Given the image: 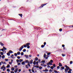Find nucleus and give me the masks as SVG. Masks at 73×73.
Instances as JSON below:
<instances>
[{
  "instance_id": "338daca9",
  "label": "nucleus",
  "mask_w": 73,
  "mask_h": 73,
  "mask_svg": "<svg viewBox=\"0 0 73 73\" xmlns=\"http://www.w3.org/2000/svg\"><path fill=\"white\" fill-rule=\"evenodd\" d=\"M68 73H71V71H68Z\"/></svg>"
},
{
  "instance_id": "20e7f679",
  "label": "nucleus",
  "mask_w": 73,
  "mask_h": 73,
  "mask_svg": "<svg viewBox=\"0 0 73 73\" xmlns=\"http://www.w3.org/2000/svg\"><path fill=\"white\" fill-rule=\"evenodd\" d=\"M43 72H47L48 71V70L46 69H45V70H43Z\"/></svg>"
},
{
  "instance_id": "0e129e2a",
  "label": "nucleus",
  "mask_w": 73,
  "mask_h": 73,
  "mask_svg": "<svg viewBox=\"0 0 73 73\" xmlns=\"http://www.w3.org/2000/svg\"><path fill=\"white\" fill-rule=\"evenodd\" d=\"M42 68V67L41 66H40V67L39 68L40 69H41Z\"/></svg>"
},
{
  "instance_id": "cd10ccee",
  "label": "nucleus",
  "mask_w": 73,
  "mask_h": 73,
  "mask_svg": "<svg viewBox=\"0 0 73 73\" xmlns=\"http://www.w3.org/2000/svg\"><path fill=\"white\" fill-rule=\"evenodd\" d=\"M23 46L25 47V48H26V47H27V45L26 44H25L23 45Z\"/></svg>"
},
{
  "instance_id": "4c0bfd02",
  "label": "nucleus",
  "mask_w": 73,
  "mask_h": 73,
  "mask_svg": "<svg viewBox=\"0 0 73 73\" xmlns=\"http://www.w3.org/2000/svg\"><path fill=\"white\" fill-rule=\"evenodd\" d=\"M23 52H26V49H23Z\"/></svg>"
},
{
  "instance_id": "4be33fe9",
  "label": "nucleus",
  "mask_w": 73,
  "mask_h": 73,
  "mask_svg": "<svg viewBox=\"0 0 73 73\" xmlns=\"http://www.w3.org/2000/svg\"><path fill=\"white\" fill-rule=\"evenodd\" d=\"M4 66V65H3L2 67H1V69H3L4 68V66Z\"/></svg>"
},
{
  "instance_id": "bf43d9fd",
  "label": "nucleus",
  "mask_w": 73,
  "mask_h": 73,
  "mask_svg": "<svg viewBox=\"0 0 73 73\" xmlns=\"http://www.w3.org/2000/svg\"><path fill=\"white\" fill-rule=\"evenodd\" d=\"M62 47H63V48H64V47H65V45L64 44H62Z\"/></svg>"
},
{
  "instance_id": "1a4fd4ad",
  "label": "nucleus",
  "mask_w": 73,
  "mask_h": 73,
  "mask_svg": "<svg viewBox=\"0 0 73 73\" xmlns=\"http://www.w3.org/2000/svg\"><path fill=\"white\" fill-rule=\"evenodd\" d=\"M0 45H1V46H4V44L2 43L1 42H0Z\"/></svg>"
},
{
  "instance_id": "f03ea898",
  "label": "nucleus",
  "mask_w": 73,
  "mask_h": 73,
  "mask_svg": "<svg viewBox=\"0 0 73 73\" xmlns=\"http://www.w3.org/2000/svg\"><path fill=\"white\" fill-rule=\"evenodd\" d=\"M47 3L44 4H42L40 7H39V8H42L44 6H45V5H46Z\"/></svg>"
},
{
  "instance_id": "09e8293b",
  "label": "nucleus",
  "mask_w": 73,
  "mask_h": 73,
  "mask_svg": "<svg viewBox=\"0 0 73 73\" xmlns=\"http://www.w3.org/2000/svg\"><path fill=\"white\" fill-rule=\"evenodd\" d=\"M50 62L51 63H52V62H53V61L52 60H50Z\"/></svg>"
},
{
  "instance_id": "a211bd4d",
  "label": "nucleus",
  "mask_w": 73,
  "mask_h": 73,
  "mask_svg": "<svg viewBox=\"0 0 73 73\" xmlns=\"http://www.w3.org/2000/svg\"><path fill=\"white\" fill-rule=\"evenodd\" d=\"M11 70H15V68L14 67H12L11 68Z\"/></svg>"
},
{
  "instance_id": "8fccbe9b",
  "label": "nucleus",
  "mask_w": 73,
  "mask_h": 73,
  "mask_svg": "<svg viewBox=\"0 0 73 73\" xmlns=\"http://www.w3.org/2000/svg\"><path fill=\"white\" fill-rule=\"evenodd\" d=\"M62 56H63V57H64V56H65V54H62Z\"/></svg>"
},
{
  "instance_id": "39448f33",
  "label": "nucleus",
  "mask_w": 73,
  "mask_h": 73,
  "mask_svg": "<svg viewBox=\"0 0 73 73\" xmlns=\"http://www.w3.org/2000/svg\"><path fill=\"white\" fill-rule=\"evenodd\" d=\"M1 63L3 64H6V63L5 62L1 61Z\"/></svg>"
},
{
  "instance_id": "4d7b16f0",
  "label": "nucleus",
  "mask_w": 73,
  "mask_h": 73,
  "mask_svg": "<svg viewBox=\"0 0 73 73\" xmlns=\"http://www.w3.org/2000/svg\"><path fill=\"white\" fill-rule=\"evenodd\" d=\"M27 65H28L29 67H31V65H30V64H28Z\"/></svg>"
},
{
  "instance_id": "e433bc0d",
  "label": "nucleus",
  "mask_w": 73,
  "mask_h": 73,
  "mask_svg": "<svg viewBox=\"0 0 73 73\" xmlns=\"http://www.w3.org/2000/svg\"><path fill=\"white\" fill-rule=\"evenodd\" d=\"M73 63V62L72 61H71L70 62V64H72Z\"/></svg>"
},
{
  "instance_id": "a878e982",
  "label": "nucleus",
  "mask_w": 73,
  "mask_h": 73,
  "mask_svg": "<svg viewBox=\"0 0 73 73\" xmlns=\"http://www.w3.org/2000/svg\"><path fill=\"white\" fill-rule=\"evenodd\" d=\"M65 67V68H69V67H68V66L67 65H65L64 66Z\"/></svg>"
},
{
  "instance_id": "6e6552de",
  "label": "nucleus",
  "mask_w": 73,
  "mask_h": 73,
  "mask_svg": "<svg viewBox=\"0 0 73 73\" xmlns=\"http://www.w3.org/2000/svg\"><path fill=\"white\" fill-rule=\"evenodd\" d=\"M47 65H50V64H51V62H49L48 63H47Z\"/></svg>"
},
{
  "instance_id": "bb28decb",
  "label": "nucleus",
  "mask_w": 73,
  "mask_h": 73,
  "mask_svg": "<svg viewBox=\"0 0 73 73\" xmlns=\"http://www.w3.org/2000/svg\"><path fill=\"white\" fill-rule=\"evenodd\" d=\"M17 54H18V55H20V52H17Z\"/></svg>"
},
{
  "instance_id": "a18cd8bd",
  "label": "nucleus",
  "mask_w": 73,
  "mask_h": 73,
  "mask_svg": "<svg viewBox=\"0 0 73 73\" xmlns=\"http://www.w3.org/2000/svg\"><path fill=\"white\" fill-rule=\"evenodd\" d=\"M53 66L54 68H55V67H56V64H54Z\"/></svg>"
},
{
  "instance_id": "c756f323",
  "label": "nucleus",
  "mask_w": 73,
  "mask_h": 73,
  "mask_svg": "<svg viewBox=\"0 0 73 73\" xmlns=\"http://www.w3.org/2000/svg\"><path fill=\"white\" fill-rule=\"evenodd\" d=\"M38 61L39 63H41V60L40 59H39L38 60Z\"/></svg>"
},
{
  "instance_id": "7c9ffc66",
  "label": "nucleus",
  "mask_w": 73,
  "mask_h": 73,
  "mask_svg": "<svg viewBox=\"0 0 73 73\" xmlns=\"http://www.w3.org/2000/svg\"><path fill=\"white\" fill-rule=\"evenodd\" d=\"M11 58H12L13 59L15 58V57L11 56Z\"/></svg>"
},
{
  "instance_id": "5fc2aeb1",
  "label": "nucleus",
  "mask_w": 73,
  "mask_h": 73,
  "mask_svg": "<svg viewBox=\"0 0 73 73\" xmlns=\"http://www.w3.org/2000/svg\"><path fill=\"white\" fill-rule=\"evenodd\" d=\"M32 72H33V73H35V71H34V70L32 69Z\"/></svg>"
},
{
  "instance_id": "774afa93",
  "label": "nucleus",
  "mask_w": 73,
  "mask_h": 73,
  "mask_svg": "<svg viewBox=\"0 0 73 73\" xmlns=\"http://www.w3.org/2000/svg\"><path fill=\"white\" fill-rule=\"evenodd\" d=\"M14 72L13 71H11V73H14Z\"/></svg>"
},
{
  "instance_id": "79ce46f5",
  "label": "nucleus",
  "mask_w": 73,
  "mask_h": 73,
  "mask_svg": "<svg viewBox=\"0 0 73 73\" xmlns=\"http://www.w3.org/2000/svg\"><path fill=\"white\" fill-rule=\"evenodd\" d=\"M59 31L60 32H61V31H62V29H59Z\"/></svg>"
},
{
  "instance_id": "13d9d810",
  "label": "nucleus",
  "mask_w": 73,
  "mask_h": 73,
  "mask_svg": "<svg viewBox=\"0 0 73 73\" xmlns=\"http://www.w3.org/2000/svg\"><path fill=\"white\" fill-rule=\"evenodd\" d=\"M15 56H17V53H15Z\"/></svg>"
},
{
  "instance_id": "37998d69",
  "label": "nucleus",
  "mask_w": 73,
  "mask_h": 73,
  "mask_svg": "<svg viewBox=\"0 0 73 73\" xmlns=\"http://www.w3.org/2000/svg\"><path fill=\"white\" fill-rule=\"evenodd\" d=\"M28 61H29L28 60H26L25 62L26 63H27L28 62Z\"/></svg>"
},
{
  "instance_id": "f8f14e48",
  "label": "nucleus",
  "mask_w": 73,
  "mask_h": 73,
  "mask_svg": "<svg viewBox=\"0 0 73 73\" xmlns=\"http://www.w3.org/2000/svg\"><path fill=\"white\" fill-rule=\"evenodd\" d=\"M21 64H22V65H25V62L23 61L21 63Z\"/></svg>"
},
{
  "instance_id": "ea45409f",
  "label": "nucleus",
  "mask_w": 73,
  "mask_h": 73,
  "mask_svg": "<svg viewBox=\"0 0 73 73\" xmlns=\"http://www.w3.org/2000/svg\"><path fill=\"white\" fill-rule=\"evenodd\" d=\"M7 72H10V70H9V69L8 68L7 69Z\"/></svg>"
},
{
  "instance_id": "7ed1b4c3",
  "label": "nucleus",
  "mask_w": 73,
  "mask_h": 73,
  "mask_svg": "<svg viewBox=\"0 0 73 73\" xmlns=\"http://www.w3.org/2000/svg\"><path fill=\"white\" fill-rule=\"evenodd\" d=\"M69 69H70V67H68V68H66L65 69V71H68Z\"/></svg>"
},
{
  "instance_id": "2eb2a0df",
  "label": "nucleus",
  "mask_w": 73,
  "mask_h": 73,
  "mask_svg": "<svg viewBox=\"0 0 73 73\" xmlns=\"http://www.w3.org/2000/svg\"><path fill=\"white\" fill-rule=\"evenodd\" d=\"M36 60H35L33 62L34 65H36Z\"/></svg>"
},
{
  "instance_id": "c03bdc74",
  "label": "nucleus",
  "mask_w": 73,
  "mask_h": 73,
  "mask_svg": "<svg viewBox=\"0 0 73 73\" xmlns=\"http://www.w3.org/2000/svg\"><path fill=\"white\" fill-rule=\"evenodd\" d=\"M54 72H55V73H58V72H57V71L56 70H54Z\"/></svg>"
},
{
  "instance_id": "393cba45",
  "label": "nucleus",
  "mask_w": 73,
  "mask_h": 73,
  "mask_svg": "<svg viewBox=\"0 0 73 73\" xmlns=\"http://www.w3.org/2000/svg\"><path fill=\"white\" fill-rule=\"evenodd\" d=\"M9 67H10V65H9V64H8L7 66V68H9Z\"/></svg>"
},
{
  "instance_id": "0eeeda50",
  "label": "nucleus",
  "mask_w": 73,
  "mask_h": 73,
  "mask_svg": "<svg viewBox=\"0 0 73 73\" xmlns=\"http://www.w3.org/2000/svg\"><path fill=\"white\" fill-rule=\"evenodd\" d=\"M59 66L61 67L62 66V64H61V63H59Z\"/></svg>"
},
{
  "instance_id": "f257e3e1",
  "label": "nucleus",
  "mask_w": 73,
  "mask_h": 73,
  "mask_svg": "<svg viewBox=\"0 0 73 73\" xmlns=\"http://www.w3.org/2000/svg\"><path fill=\"white\" fill-rule=\"evenodd\" d=\"M23 48H24V47L23 46V45H22L21 46V47L19 48V51H21V50H22V49H23Z\"/></svg>"
},
{
  "instance_id": "412c9836",
  "label": "nucleus",
  "mask_w": 73,
  "mask_h": 73,
  "mask_svg": "<svg viewBox=\"0 0 73 73\" xmlns=\"http://www.w3.org/2000/svg\"><path fill=\"white\" fill-rule=\"evenodd\" d=\"M46 54H44L43 55L44 58H45L46 57Z\"/></svg>"
},
{
  "instance_id": "b1692460",
  "label": "nucleus",
  "mask_w": 73,
  "mask_h": 73,
  "mask_svg": "<svg viewBox=\"0 0 73 73\" xmlns=\"http://www.w3.org/2000/svg\"><path fill=\"white\" fill-rule=\"evenodd\" d=\"M36 65H38V61H37L36 62Z\"/></svg>"
},
{
  "instance_id": "473e14b6",
  "label": "nucleus",
  "mask_w": 73,
  "mask_h": 73,
  "mask_svg": "<svg viewBox=\"0 0 73 73\" xmlns=\"http://www.w3.org/2000/svg\"><path fill=\"white\" fill-rule=\"evenodd\" d=\"M44 46H45V45H42L41 46V48H44Z\"/></svg>"
},
{
  "instance_id": "6e6d98bb",
  "label": "nucleus",
  "mask_w": 73,
  "mask_h": 73,
  "mask_svg": "<svg viewBox=\"0 0 73 73\" xmlns=\"http://www.w3.org/2000/svg\"><path fill=\"white\" fill-rule=\"evenodd\" d=\"M17 58H18V59H20V57L19 56H17Z\"/></svg>"
},
{
  "instance_id": "603ef678",
  "label": "nucleus",
  "mask_w": 73,
  "mask_h": 73,
  "mask_svg": "<svg viewBox=\"0 0 73 73\" xmlns=\"http://www.w3.org/2000/svg\"><path fill=\"white\" fill-rule=\"evenodd\" d=\"M28 57H29V56L28 55H27V56H26V58H28Z\"/></svg>"
},
{
  "instance_id": "052dcab7",
  "label": "nucleus",
  "mask_w": 73,
  "mask_h": 73,
  "mask_svg": "<svg viewBox=\"0 0 73 73\" xmlns=\"http://www.w3.org/2000/svg\"><path fill=\"white\" fill-rule=\"evenodd\" d=\"M50 54V52H48L47 53V55H49Z\"/></svg>"
},
{
  "instance_id": "f704fd0d",
  "label": "nucleus",
  "mask_w": 73,
  "mask_h": 73,
  "mask_svg": "<svg viewBox=\"0 0 73 73\" xmlns=\"http://www.w3.org/2000/svg\"><path fill=\"white\" fill-rule=\"evenodd\" d=\"M2 58H5V56H4V55H3L2 56Z\"/></svg>"
},
{
  "instance_id": "dca6fc26",
  "label": "nucleus",
  "mask_w": 73,
  "mask_h": 73,
  "mask_svg": "<svg viewBox=\"0 0 73 73\" xmlns=\"http://www.w3.org/2000/svg\"><path fill=\"white\" fill-rule=\"evenodd\" d=\"M18 69H16V70H15L14 72H15V73H17V72L18 71L17 70Z\"/></svg>"
},
{
  "instance_id": "72a5a7b5",
  "label": "nucleus",
  "mask_w": 73,
  "mask_h": 73,
  "mask_svg": "<svg viewBox=\"0 0 73 73\" xmlns=\"http://www.w3.org/2000/svg\"><path fill=\"white\" fill-rule=\"evenodd\" d=\"M50 68L51 69L53 70V68H54V67H53V66H51L50 67Z\"/></svg>"
},
{
  "instance_id": "c9c22d12",
  "label": "nucleus",
  "mask_w": 73,
  "mask_h": 73,
  "mask_svg": "<svg viewBox=\"0 0 73 73\" xmlns=\"http://www.w3.org/2000/svg\"><path fill=\"white\" fill-rule=\"evenodd\" d=\"M21 56H23V55H24V52H21Z\"/></svg>"
},
{
  "instance_id": "de8ad7c7",
  "label": "nucleus",
  "mask_w": 73,
  "mask_h": 73,
  "mask_svg": "<svg viewBox=\"0 0 73 73\" xmlns=\"http://www.w3.org/2000/svg\"><path fill=\"white\" fill-rule=\"evenodd\" d=\"M0 53H1V55H3V52H1Z\"/></svg>"
},
{
  "instance_id": "c85d7f7f",
  "label": "nucleus",
  "mask_w": 73,
  "mask_h": 73,
  "mask_svg": "<svg viewBox=\"0 0 73 73\" xmlns=\"http://www.w3.org/2000/svg\"><path fill=\"white\" fill-rule=\"evenodd\" d=\"M3 49H4V50H7V48H6L5 47L3 46Z\"/></svg>"
},
{
  "instance_id": "4468645a",
  "label": "nucleus",
  "mask_w": 73,
  "mask_h": 73,
  "mask_svg": "<svg viewBox=\"0 0 73 73\" xmlns=\"http://www.w3.org/2000/svg\"><path fill=\"white\" fill-rule=\"evenodd\" d=\"M61 69H62L61 70H62H62L65 69V68H64V66H62V67H61Z\"/></svg>"
},
{
  "instance_id": "2f4dec72",
  "label": "nucleus",
  "mask_w": 73,
  "mask_h": 73,
  "mask_svg": "<svg viewBox=\"0 0 73 73\" xmlns=\"http://www.w3.org/2000/svg\"><path fill=\"white\" fill-rule=\"evenodd\" d=\"M7 56H10V53L8 52L7 53Z\"/></svg>"
},
{
  "instance_id": "864d4df0",
  "label": "nucleus",
  "mask_w": 73,
  "mask_h": 73,
  "mask_svg": "<svg viewBox=\"0 0 73 73\" xmlns=\"http://www.w3.org/2000/svg\"><path fill=\"white\" fill-rule=\"evenodd\" d=\"M27 46V48H28V49H29V48H30V46Z\"/></svg>"
},
{
  "instance_id": "423d86ee",
  "label": "nucleus",
  "mask_w": 73,
  "mask_h": 73,
  "mask_svg": "<svg viewBox=\"0 0 73 73\" xmlns=\"http://www.w3.org/2000/svg\"><path fill=\"white\" fill-rule=\"evenodd\" d=\"M30 63L31 64H32L33 63V60L32 59L30 61Z\"/></svg>"
},
{
  "instance_id": "f3484780",
  "label": "nucleus",
  "mask_w": 73,
  "mask_h": 73,
  "mask_svg": "<svg viewBox=\"0 0 73 73\" xmlns=\"http://www.w3.org/2000/svg\"><path fill=\"white\" fill-rule=\"evenodd\" d=\"M41 63H45V60H42L41 61Z\"/></svg>"
},
{
  "instance_id": "6ab92c4d",
  "label": "nucleus",
  "mask_w": 73,
  "mask_h": 73,
  "mask_svg": "<svg viewBox=\"0 0 73 73\" xmlns=\"http://www.w3.org/2000/svg\"><path fill=\"white\" fill-rule=\"evenodd\" d=\"M9 52L10 53H13V51L11 50H10Z\"/></svg>"
},
{
  "instance_id": "58836bf2",
  "label": "nucleus",
  "mask_w": 73,
  "mask_h": 73,
  "mask_svg": "<svg viewBox=\"0 0 73 73\" xmlns=\"http://www.w3.org/2000/svg\"><path fill=\"white\" fill-rule=\"evenodd\" d=\"M16 61L17 62V63H18V62H19V59L17 60Z\"/></svg>"
},
{
  "instance_id": "ddd939ff",
  "label": "nucleus",
  "mask_w": 73,
  "mask_h": 73,
  "mask_svg": "<svg viewBox=\"0 0 73 73\" xmlns=\"http://www.w3.org/2000/svg\"><path fill=\"white\" fill-rule=\"evenodd\" d=\"M35 61H38V58L37 57H36L35 59Z\"/></svg>"
},
{
  "instance_id": "e2e57ef3",
  "label": "nucleus",
  "mask_w": 73,
  "mask_h": 73,
  "mask_svg": "<svg viewBox=\"0 0 73 73\" xmlns=\"http://www.w3.org/2000/svg\"><path fill=\"white\" fill-rule=\"evenodd\" d=\"M69 71H70V72H71V71H72V70L71 69H70L69 68Z\"/></svg>"
},
{
  "instance_id": "aec40b11",
  "label": "nucleus",
  "mask_w": 73,
  "mask_h": 73,
  "mask_svg": "<svg viewBox=\"0 0 73 73\" xmlns=\"http://www.w3.org/2000/svg\"><path fill=\"white\" fill-rule=\"evenodd\" d=\"M29 45H30V43H27L26 44V45L28 46H29Z\"/></svg>"
},
{
  "instance_id": "a19ab883",
  "label": "nucleus",
  "mask_w": 73,
  "mask_h": 73,
  "mask_svg": "<svg viewBox=\"0 0 73 73\" xmlns=\"http://www.w3.org/2000/svg\"><path fill=\"white\" fill-rule=\"evenodd\" d=\"M25 67L26 68H27V69H28V65H26Z\"/></svg>"
},
{
  "instance_id": "9b49d317",
  "label": "nucleus",
  "mask_w": 73,
  "mask_h": 73,
  "mask_svg": "<svg viewBox=\"0 0 73 73\" xmlns=\"http://www.w3.org/2000/svg\"><path fill=\"white\" fill-rule=\"evenodd\" d=\"M19 15L21 17H22V16H23V14H19Z\"/></svg>"
},
{
  "instance_id": "3c124183",
  "label": "nucleus",
  "mask_w": 73,
  "mask_h": 73,
  "mask_svg": "<svg viewBox=\"0 0 73 73\" xmlns=\"http://www.w3.org/2000/svg\"><path fill=\"white\" fill-rule=\"evenodd\" d=\"M1 50L2 51V52H3V51L4 52L5 51V50H4V49H3V48H2V49H1Z\"/></svg>"
},
{
  "instance_id": "5701e85b",
  "label": "nucleus",
  "mask_w": 73,
  "mask_h": 73,
  "mask_svg": "<svg viewBox=\"0 0 73 73\" xmlns=\"http://www.w3.org/2000/svg\"><path fill=\"white\" fill-rule=\"evenodd\" d=\"M23 61V59H19V62H21L22 61Z\"/></svg>"
},
{
  "instance_id": "69168bd1",
  "label": "nucleus",
  "mask_w": 73,
  "mask_h": 73,
  "mask_svg": "<svg viewBox=\"0 0 73 73\" xmlns=\"http://www.w3.org/2000/svg\"><path fill=\"white\" fill-rule=\"evenodd\" d=\"M46 43L45 42L44 43V46L45 45H46Z\"/></svg>"
},
{
  "instance_id": "9d476101",
  "label": "nucleus",
  "mask_w": 73,
  "mask_h": 73,
  "mask_svg": "<svg viewBox=\"0 0 73 73\" xmlns=\"http://www.w3.org/2000/svg\"><path fill=\"white\" fill-rule=\"evenodd\" d=\"M34 67H35V68H39V67L38 66H35V65L33 66Z\"/></svg>"
},
{
  "instance_id": "49530a36",
  "label": "nucleus",
  "mask_w": 73,
  "mask_h": 73,
  "mask_svg": "<svg viewBox=\"0 0 73 73\" xmlns=\"http://www.w3.org/2000/svg\"><path fill=\"white\" fill-rule=\"evenodd\" d=\"M3 68L4 69H3V71H4V70H5L6 69V68H5V67H4Z\"/></svg>"
},
{
  "instance_id": "680f3d73",
  "label": "nucleus",
  "mask_w": 73,
  "mask_h": 73,
  "mask_svg": "<svg viewBox=\"0 0 73 73\" xmlns=\"http://www.w3.org/2000/svg\"><path fill=\"white\" fill-rule=\"evenodd\" d=\"M5 61H8V59H5Z\"/></svg>"
}]
</instances>
